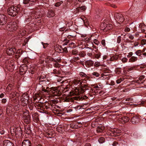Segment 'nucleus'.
<instances>
[{
  "mask_svg": "<svg viewBox=\"0 0 146 146\" xmlns=\"http://www.w3.org/2000/svg\"><path fill=\"white\" fill-rule=\"evenodd\" d=\"M37 0H23V3L27 7L35 4Z\"/></svg>",
  "mask_w": 146,
  "mask_h": 146,
  "instance_id": "9b49d317",
  "label": "nucleus"
},
{
  "mask_svg": "<svg viewBox=\"0 0 146 146\" xmlns=\"http://www.w3.org/2000/svg\"><path fill=\"white\" fill-rule=\"evenodd\" d=\"M72 60L74 61H75L79 60V58L78 57H74Z\"/></svg>",
  "mask_w": 146,
  "mask_h": 146,
  "instance_id": "0e129e2a",
  "label": "nucleus"
},
{
  "mask_svg": "<svg viewBox=\"0 0 146 146\" xmlns=\"http://www.w3.org/2000/svg\"><path fill=\"white\" fill-rule=\"evenodd\" d=\"M33 118L34 120H36L37 121L38 120V115L37 114H35L33 116Z\"/></svg>",
  "mask_w": 146,
  "mask_h": 146,
  "instance_id": "a19ab883",
  "label": "nucleus"
},
{
  "mask_svg": "<svg viewBox=\"0 0 146 146\" xmlns=\"http://www.w3.org/2000/svg\"><path fill=\"white\" fill-rule=\"evenodd\" d=\"M101 56L100 53H99L95 55V58H96L98 59L100 58Z\"/></svg>",
  "mask_w": 146,
  "mask_h": 146,
  "instance_id": "6e6d98bb",
  "label": "nucleus"
},
{
  "mask_svg": "<svg viewBox=\"0 0 146 146\" xmlns=\"http://www.w3.org/2000/svg\"><path fill=\"white\" fill-rule=\"evenodd\" d=\"M100 63L99 62H96L94 64V66L96 67H98L100 66Z\"/></svg>",
  "mask_w": 146,
  "mask_h": 146,
  "instance_id": "5fc2aeb1",
  "label": "nucleus"
},
{
  "mask_svg": "<svg viewBox=\"0 0 146 146\" xmlns=\"http://www.w3.org/2000/svg\"><path fill=\"white\" fill-rule=\"evenodd\" d=\"M92 37V36H91L90 38L87 37V38H84V39L85 40H84V41H90V40H91Z\"/></svg>",
  "mask_w": 146,
  "mask_h": 146,
  "instance_id": "bf43d9fd",
  "label": "nucleus"
},
{
  "mask_svg": "<svg viewBox=\"0 0 146 146\" xmlns=\"http://www.w3.org/2000/svg\"><path fill=\"white\" fill-rule=\"evenodd\" d=\"M69 40H68L67 39H64V40L63 44V45H65L69 43Z\"/></svg>",
  "mask_w": 146,
  "mask_h": 146,
  "instance_id": "c03bdc74",
  "label": "nucleus"
},
{
  "mask_svg": "<svg viewBox=\"0 0 146 146\" xmlns=\"http://www.w3.org/2000/svg\"><path fill=\"white\" fill-rule=\"evenodd\" d=\"M42 90L43 91H44V92L50 93V90H46V89H45V88H44L42 89Z\"/></svg>",
  "mask_w": 146,
  "mask_h": 146,
  "instance_id": "774afa93",
  "label": "nucleus"
},
{
  "mask_svg": "<svg viewBox=\"0 0 146 146\" xmlns=\"http://www.w3.org/2000/svg\"><path fill=\"white\" fill-rule=\"evenodd\" d=\"M89 87L87 85L81 84L80 87L76 88L74 90H72L70 92V95H78L82 94L85 92L87 90H88Z\"/></svg>",
  "mask_w": 146,
  "mask_h": 146,
  "instance_id": "f257e3e1",
  "label": "nucleus"
},
{
  "mask_svg": "<svg viewBox=\"0 0 146 146\" xmlns=\"http://www.w3.org/2000/svg\"><path fill=\"white\" fill-rule=\"evenodd\" d=\"M118 133L117 130L116 129H110L107 131L108 135L112 136H116Z\"/></svg>",
  "mask_w": 146,
  "mask_h": 146,
  "instance_id": "9d476101",
  "label": "nucleus"
},
{
  "mask_svg": "<svg viewBox=\"0 0 146 146\" xmlns=\"http://www.w3.org/2000/svg\"><path fill=\"white\" fill-rule=\"evenodd\" d=\"M94 62L91 60L86 61L85 62V64L87 67H90L93 66Z\"/></svg>",
  "mask_w": 146,
  "mask_h": 146,
  "instance_id": "aec40b11",
  "label": "nucleus"
},
{
  "mask_svg": "<svg viewBox=\"0 0 146 146\" xmlns=\"http://www.w3.org/2000/svg\"><path fill=\"white\" fill-rule=\"evenodd\" d=\"M23 118L25 123L28 124L30 123L31 116L29 114L28 110H25L23 111Z\"/></svg>",
  "mask_w": 146,
  "mask_h": 146,
  "instance_id": "20e7f679",
  "label": "nucleus"
},
{
  "mask_svg": "<svg viewBox=\"0 0 146 146\" xmlns=\"http://www.w3.org/2000/svg\"><path fill=\"white\" fill-rule=\"evenodd\" d=\"M29 60V58H25L24 59H23V62L26 65L28 63V60Z\"/></svg>",
  "mask_w": 146,
  "mask_h": 146,
  "instance_id": "49530a36",
  "label": "nucleus"
},
{
  "mask_svg": "<svg viewBox=\"0 0 146 146\" xmlns=\"http://www.w3.org/2000/svg\"><path fill=\"white\" fill-rule=\"evenodd\" d=\"M93 42L95 44L97 45H98L99 43V42L98 40L96 39H94Z\"/></svg>",
  "mask_w": 146,
  "mask_h": 146,
  "instance_id": "8fccbe9b",
  "label": "nucleus"
},
{
  "mask_svg": "<svg viewBox=\"0 0 146 146\" xmlns=\"http://www.w3.org/2000/svg\"><path fill=\"white\" fill-rule=\"evenodd\" d=\"M101 44L104 46H105L106 45L105 41V40L103 39L101 41Z\"/></svg>",
  "mask_w": 146,
  "mask_h": 146,
  "instance_id": "e2e57ef3",
  "label": "nucleus"
},
{
  "mask_svg": "<svg viewBox=\"0 0 146 146\" xmlns=\"http://www.w3.org/2000/svg\"><path fill=\"white\" fill-rule=\"evenodd\" d=\"M86 7L85 6H82L80 7L77 8V10L80 11L81 10L84 11L86 9Z\"/></svg>",
  "mask_w": 146,
  "mask_h": 146,
  "instance_id": "2f4dec72",
  "label": "nucleus"
},
{
  "mask_svg": "<svg viewBox=\"0 0 146 146\" xmlns=\"http://www.w3.org/2000/svg\"><path fill=\"white\" fill-rule=\"evenodd\" d=\"M16 49L14 48H9L7 50L6 52L8 55H11L14 54L16 52Z\"/></svg>",
  "mask_w": 146,
  "mask_h": 146,
  "instance_id": "4468645a",
  "label": "nucleus"
},
{
  "mask_svg": "<svg viewBox=\"0 0 146 146\" xmlns=\"http://www.w3.org/2000/svg\"><path fill=\"white\" fill-rule=\"evenodd\" d=\"M73 86L75 88L74 90L76 88V87H77V88L80 87L82 84V82L80 80H78L74 79L73 81ZM74 90V89L73 90Z\"/></svg>",
  "mask_w": 146,
  "mask_h": 146,
  "instance_id": "f8f14e48",
  "label": "nucleus"
},
{
  "mask_svg": "<svg viewBox=\"0 0 146 146\" xmlns=\"http://www.w3.org/2000/svg\"><path fill=\"white\" fill-rule=\"evenodd\" d=\"M28 96L25 94L23 95L21 97V105L23 106H26L28 103Z\"/></svg>",
  "mask_w": 146,
  "mask_h": 146,
  "instance_id": "423d86ee",
  "label": "nucleus"
},
{
  "mask_svg": "<svg viewBox=\"0 0 146 146\" xmlns=\"http://www.w3.org/2000/svg\"><path fill=\"white\" fill-rule=\"evenodd\" d=\"M3 146H13V144L8 140H5L3 141Z\"/></svg>",
  "mask_w": 146,
  "mask_h": 146,
  "instance_id": "412c9836",
  "label": "nucleus"
},
{
  "mask_svg": "<svg viewBox=\"0 0 146 146\" xmlns=\"http://www.w3.org/2000/svg\"><path fill=\"white\" fill-rule=\"evenodd\" d=\"M92 74L93 76H95L97 77H98L100 76V74L96 72H94L92 73Z\"/></svg>",
  "mask_w": 146,
  "mask_h": 146,
  "instance_id": "09e8293b",
  "label": "nucleus"
},
{
  "mask_svg": "<svg viewBox=\"0 0 146 146\" xmlns=\"http://www.w3.org/2000/svg\"><path fill=\"white\" fill-rule=\"evenodd\" d=\"M25 129L27 134H30L31 133L30 126L29 125H26L25 127Z\"/></svg>",
  "mask_w": 146,
  "mask_h": 146,
  "instance_id": "5701e85b",
  "label": "nucleus"
},
{
  "mask_svg": "<svg viewBox=\"0 0 146 146\" xmlns=\"http://www.w3.org/2000/svg\"><path fill=\"white\" fill-rule=\"evenodd\" d=\"M124 37L123 39L126 40H133L134 38L133 36L130 34H125L123 35Z\"/></svg>",
  "mask_w": 146,
  "mask_h": 146,
  "instance_id": "dca6fc26",
  "label": "nucleus"
},
{
  "mask_svg": "<svg viewBox=\"0 0 146 146\" xmlns=\"http://www.w3.org/2000/svg\"><path fill=\"white\" fill-rule=\"evenodd\" d=\"M88 50H87L88 51V52H87V55L90 57H91L92 55V50L91 49L88 48Z\"/></svg>",
  "mask_w": 146,
  "mask_h": 146,
  "instance_id": "f704fd0d",
  "label": "nucleus"
},
{
  "mask_svg": "<svg viewBox=\"0 0 146 146\" xmlns=\"http://www.w3.org/2000/svg\"><path fill=\"white\" fill-rule=\"evenodd\" d=\"M102 71L105 73H108L109 71V70L108 69L104 68L102 69Z\"/></svg>",
  "mask_w": 146,
  "mask_h": 146,
  "instance_id": "052dcab7",
  "label": "nucleus"
},
{
  "mask_svg": "<svg viewBox=\"0 0 146 146\" xmlns=\"http://www.w3.org/2000/svg\"><path fill=\"white\" fill-rule=\"evenodd\" d=\"M105 141V139L103 137H101L98 139V141L100 143H103Z\"/></svg>",
  "mask_w": 146,
  "mask_h": 146,
  "instance_id": "58836bf2",
  "label": "nucleus"
},
{
  "mask_svg": "<svg viewBox=\"0 0 146 146\" xmlns=\"http://www.w3.org/2000/svg\"><path fill=\"white\" fill-rule=\"evenodd\" d=\"M116 20L117 22H118L119 23L120 22H122L124 21V17L121 15L117 13L116 15Z\"/></svg>",
  "mask_w": 146,
  "mask_h": 146,
  "instance_id": "2eb2a0df",
  "label": "nucleus"
},
{
  "mask_svg": "<svg viewBox=\"0 0 146 146\" xmlns=\"http://www.w3.org/2000/svg\"><path fill=\"white\" fill-rule=\"evenodd\" d=\"M19 10V8L18 7L12 6L8 8L7 13L9 15L14 17L17 15Z\"/></svg>",
  "mask_w": 146,
  "mask_h": 146,
  "instance_id": "f03ea898",
  "label": "nucleus"
},
{
  "mask_svg": "<svg viewBox=\"0 0 146 146\" xmlns=\"http://www.w3.org/2000/svg\"><path fill=\"white\" fill-rule=\"evenodd\" d=\"M124 80V79L123 78H120L119 79H118L116 81V82L117 83L119 84L122 81H123Z\"/></svg>",
  "mask_w": 146,
  "mask_h": 146,
  "instance_id": "79ce46f5",
  "label": "nucleus"
},
{
  "mask_svg": "<svg viewBox=\"0 0 146 146\" xmlns=\"http://www.w3.org/2000/svg\"><path fill=\"white\" fill-rule=\"evenodd\" d=\"M144 78L145 76H140L139 78V80L141 83L143 84L144 82V80H143V79Z\"/></svg>",
  "mask_w": 146,
  "mask_h": 146,
  "instance_id": "4c0bfd02",
  "label": "nucleus"
},
{
  "mask_svg": "<svg viewBox=\"0 0 146 146\" xmlns=\"http://www.w3.org/2000/svg\"><path fill=\"white\" fill-rule=\"evenodd\" d=\"M11 133V134L15 133L17 137H19L22 135V131L20 127L13 128L11 127L10 129Z\"/></svg>",
  "mask_w": 146,
  "mask_h": 146,
  "instance_id": "7ed1b4c3",
  "label": "nucleus"
},
{
  "mask_svg": "<svg viewBox=\"0 0 146 146\" xmlns=\"http://www.w3.org/2000/svg\"><path fill=\"white\" fill-rule=\"evenodd\" d=\"M7 17L3 14H0V26L5 25L7 23Z\"/></svg>",
  "mask_w": 146,
  "mask_h": 146,
  "instance_id": "6e6552de",
  "label": "nucleus"
},
{
  "mask_svg": "<svg viewBox=\"0 0 146 146\" xmlns=\"http://www.w3.org/2000/svg\"><path fill=\"white\" fill-rule=\"evenodd\" d=\"M17 93L16 92H12L10 94V97L11 98H13L16 96Z\"/></svg>",
  "mask_w": 146,
  "mask_h": 146,
  "instance_id": "ea45409f",
  "label": "nucleus"
},
{
  "mask_svg": "<svg viewBox=\"0 0 146 146\" xmlns=\"http://www.w3.org/2000/svg\"><path fill=\"white\" fill-rule=\"evenodd\" d=\"M137 60V57L132 56L129 59V61L130 62H133L136 61Z\"/></svg>",
  "mask_w": 146,
  "mask_h": 146,
  "instance_id": "473e14b6",
  "label": "nucleus"
},
{
  "mask_svg": "<svg viewBox=\"0 0 146 146\" xmlns=\"http://www.w3.org/2000/svg\"><path fill=\"white\" fill-rule=\"evenodd\" d=\"M75 123H77V124H76V125H76L77 126L76 127H77V128H78L79 127H82V123H80V125H79V122H75Z\"/></svg>",
  "mask_w": 146,
  "mask_h": 146,
  "instance_id": "680f3d73",
  "label": "nucleus"
},
{
  "mask_svg": "<svg viewBox=\"0 0 146 146\" xmlns=\"http://www.w3.org/2000/svg\"><path fill=\"white\" fill-rule=\"evenodd\" d=\"M69 96H67L64 99V101L66 102H73L74 100H78V98L77 97H75L72 98L70 96H72L70 95V92L69 94Z\"/></svg>",
  "mask_w": 146,
  "mask_h": 146,
  "instance_id": "ddd939ff",
  "label": "nucleus"
},
{
  "mask_svg": "<svg viewBox=\"0 0 146 146\" xmlns=\"http://www.w3.org/2000/svg\"><path fill=\"white\" fill-rule=\"evenodd\" d=\"M17 25L15 22H10L6 26L7 30L11 31H15L17 28Z\"/></svg>",
  "mask_w": 146,
  "mask_h": 146,
  "instance_id": "39448f33",
  "label": "nucleus"
},
{
  "mask_svg": "<svg viewBox=\"0 0 146 146\" xmlns=\"http://www.w3.org/2000/svg\"><path fill=\"white\" fill-rule=\"evenodd\" d=\"M54 15V12L52 10L49 11L47 14V16L49 18L53 17Z\"/></svg>",
  "mask_w": 146,
  "mask_h": 146,
  "instance_id": "c85d7f7f",
  "label": "nucleus"
},
{
  "mask_svg": "<svg viewBox=\"0 0 146 146\" xmlns=\"http://www.w3.org/2000/svg\"><path fill=\"white\" fill-rule=\"evenodd\" d=\"M104 127L101 125L98 126L96 129V131L98 133L102 132L104 129Z\"/></svg>",
  "mask_w": 146,
  "mask_h": 146,
  "instance_id": "a878e982",
  "label": "nucleus"
},
{
  "mask_svg": "<svg viewBox=\"0 0 146 146\" xmlns=\"http://www.w3.org/2000/svg\"><path fill=\"white\" fill-rule=\"evenodd\" d=\"M8 65L10 67L11 66L13 67L15 65L14 62H15V61L13 60H9L8 61Z\"/></svg>",
  "mask_w": 146,
  "mask_h": 146,
  "instance_id": "bb28decb",
  "label": "nucleus"
},
{
  "mask_svg": "<svg viewBox=\"0 0 146 146\" xmlns=\"http://www.w3.org/2000/svg\"><path fill=\"white\" fill-rule=\"evenodd\" d=\"M121 121L125 123L129 120V118L127 117H123L121 118Z\"/></svg>",
  "mask_w": 146,
  "mask_h": 146,
  "instance_id": "c756f323",
  "label": "nucleus"
},
{
  "mask_svg": "<svg viewBox=\"0 0 146 146\" xmlns=\"http://www.w3.org/2000/svg\"><path fill=\"white\" fill-rule=\"evenodd\" d=\"M133 55V53L132 52H130L127 55V57L128 58L130 57Z\"/></svg>",
  "mask_w": 146,
  "mask_h": 146,
  "instance_id": "338daca9",
  "label": "nucleus"
},
{
  "mask_svg": "<svg viewBox=\"0 0 146 146\" xmlns=\"http://www.w3.org/2000/svg\"><path fill=\"white\" fill-rule=\"evenodd\" d=\"M86 55V54L85 52H81L79 54V55L80 56L82 57H84Z\"/></svg>",
  "mask_w": 146,
  "mask_h": 146,
  "instance_id": "a18cd8bd",
  "label": "nucleus"
},
{
  "mask_svg": "<svg viewBox=\"0 0 146 146\" xmlns=\"http://www.w3.org/2000/svg\"><path fill=\"white\" fill-rule=\"evenodd\" d=\"M54 62L56 63H57V61L54 59L50 57H47L46 58L45 62L46 63H49L51 62Z\"/></svg>",
  "mask_w": 146,
  "mask_h": 146,
  "instance_id": "4be33fe9",
  "label": "nucleus"
},
{
  "mask_svg": "<svg viewBox=\"0 0 146 146\" xmlns=\"http://www.w3.org/2000/svg\"><path fill=\"white\" fill-rule=\"evenodd\" d=\"M22 146H32V143L29 140L25 139L22 142Z\"/></svg>",
  "mask_w": 146,
  "mask_h": 146,
  "instance_id": "f3484780",
  "label": "nucleus"
},
{
  "mask_svg": "<svg viewBox=\"0 0 146 146\" xmlns=\"http://www.w3.org/2000/svg\"><path fill=\"white\" fill-rule=\"evenodd\" d=\"M118 58V56L115 55L111 57L110 58V60L111 61H113L117 60Z\"/></svg>",
  "mask_w": 146,
  "mask_h": 146,
  "instance_id": "e433bc0d",
  "label": "nucleus"
},
{
  "mask_svg": "<svg viewBox=\"0 0 146 146\" xmlns=\"http://www.w3.org/2000/svg\"><path fill=\"white\" fill-rule=\"evenodd\" d=\"M52 73L54 74H61V72L59 70L58 68V70L56 69H54Z\"/></svg>",
  "mask_w": 146,
  "mask_h": 146,
  "instance_id": "c9c22d12",
  "label": "nucleus"
},
{
  "mask_svg": "<svg viewBox=\"0 0 146 146\" xmlns=\"http://www.w3.org/2000/svg\"><path fill=\"white\" fill-rule=\"evenodd\" d=\"M141 44L142 45H144L146 44V39H143L141 41Z\"/></svg>",
  "mask_w": 146,
  "mask_h": 146,
  "instance_id": "603ef678",
  "label": "nucleus"
},
{
  "mask_svg": "<svg viewBox=\"0 0 146 146\" xmlns=\"http://www.w3.org/2000/svg\"><path fill=\"white\" fill-rule=\"evenodd\" d=\"M78 53V51L77 50L74 49L73 50L72 52V54L73 55L77 54Z\"/></svg>",
  "mask_w": 146,
  "mask_h": 146,
  "instance_id": "864d4df0",
  "label": "nucleus"
},
{
  "mask_svg": "<svg viewBox=\"0 0 146 146\" xmlns=\"http://www.w3.org/2000/svg\"><path fill=\"white\" fill-rule=\"evenodd\" d=\"M28 67L27 65L25 64L22 65L20 67V72L25 73L27 70Z\"/></svg>",
  "mask_w": 146,
  "mask_h": 146,
  "instance_id": "a211bd4d",
  "label": "nucleus"
},
{
  "mask_svg": "<svg viewBox=\"0 0 146 146\" xmlns=\"http://www.w3.org/2000/svg\"><path fill=\"white\" fill-rule=\"evenodd\" d=\"M76 124H77V123H71L70 125V127L74 129H77V127H76L77 126L75 125H76Z\"/></svg>",
  "mask_w": 146,
  "mask_h": 146,
  "instance_id": "72a5a7b5",
  "label": "nucleus"
},
{
  "mask_svg": "<svg viewBox=\"0 0 146 146\" xmlns=\"http://www.w3.org/2000/svg\"><path fill=\"white\" fill-rule=\"evenodd\" d=\"M46 78V75H43V76L41 75L40 76H38L37 78V80H38L39 82L40 83L41 82L45 81V80H44L45 78Z\"/></svg>",
  "mask_w": 146,
  "mask_h": 146,
  "instance_id": "b1692460",
  "label": "nucleus"
},
{
  "mask_svg": "<svg viewBox=\"0 0 146 146\" xmlns=\"http://www.w3.org/2000/svg\"><path fill=\"white\" fill-rule=\"evenodd\" d=\"M107 26V24L105 23H101L100 28L101 30L104 32H106V29Z\"/></svg>",
  "mask_w": 146,
  "mask_h": 146,
  "instance_id": "393cba45",
  "label": "nucleus"
},
{
  "mask_svg": "<svg viewBox=\"0 0 146 146\" xmlns=\"http://www.w3.org/2000/svg\"><path fill=\"white\" fill-rule=\"evenodd\" d=\"M113 25L111 24H107V26L106 29V32L108 30L111 29L113 28Z\"/></svg>",
  "mask_w": 146,
  "mask_h": 146,
  "instance_id": "7c9ffc66",
  "label": "nucleus"
},
{
  "mask_svg": "<svg viewBox=\"0 0 146 146\" xmlns=\"http://www.w3.org/2000/svg\"><path fill=\"white\" fill-rule=\"evenodd\" d=\"M36 70V68L34 66H31L29 69V71L31 74H33Z\"/></svg>",
  "mask_w": 146,
  "mask_h": 146,
  "instance_id": "cd10ccee",
  "label": "nucleus"
},
{
  "mask_svg": "<svg viewBox=\"0 0 146 146\" xmlns=\"http://www.w3.org/2000/svg\"><path fill=\"white\" fill-rule=\"evenodd\" d=\"M50 93L52 94L53 96H59L61 95V92L54 87H51L49 88Z\"/></svg>",
  "mask_w": 146,
  "mask_h": 146,
  "instance_id": "0eeeda50",
  "label": "nucleus"
},
{
  "mask_svg": "<svg viewBox=\"0 0 146 146\" xmlns=\"http://www.w3.org/2000/svg\"><path fill=\"white\" fill-rule=\"evenodd\" d=\"M130 31V29L128 27H126L124 29V31L125 32H129Z\"/></svg>",
  "mask_w": 146,
  "mask_h": 146,
  "instance_id": "13d9d810",
  "label": "nucleus"
},
{
  "mask_svg": "<svg viewBox=\"0 0 146 146\" xmlns=\"http://www.w3.org/2000/svg\"><path fill=\"white\" fill-rule=\"evenodd\" d=\"M32 16H31V18L32 19H35L40 18L42 17V14L40 12L38 11H34L32 13Z\"/></svg>",
  "mask_w": 146,
  "mask_h": 146,
  "instance_id": "1a4fd4ad",
  "label": "nucleus"
},
{
  "mask_svg": "<svg viewBox=\"0 0 146 146\" xmlns=\"http://www.w3.org/2000/svg\"><path fill=\"white\" fill-rule=\"evenodd\" d=\"M61 3L62 2H58L55 4V6L56 7H58L60 5Z\"/></svg>",
  "mask_w": 146,
  "mask_h": 146,
  "instance_id": "69168bd1",
  "label": "nucleus"
},
{
  "mask_svg": "<svg viewBox=\"0 0 146 146\" xmlns=\"http://www.w3.org/2000/svg\"><path fill=\"white\" fill-rule=\"evenodd\" d=\"M121 36H119L117 38V42L118 43H119L121 42Z\"/></svg>",
  "mask_w": 146,
  "mask_h": 146,
  "instance_id": "3c124183",
  "label": "nucleus"
},
{
  "mask_svg": "<svg viewBox=\"0 0 146 146\" xmlns=\"http://www.w3.org/2000/svg\"><path fill=\"white\" fill-rule=\"evenodd\" d=\"M139 118L137 116H135L132 117L131 121L132 124H135L139 121Z\"/></svg>",
  "mask_w": 146,
  "mask_h": 146,
  "instance_id": "6ab92c4d",
  "label": "nucleus"
},
{
  "mask_svg": "<svg viewBox=\"0 0 146 146\" xmlns=\"http://www.w3.org/2000/svg\"><path fill=\"white\" fill-rule=\"evenodd\" d=\"M121 60L123 62L125 63L127 62V59L125 57H124L122 58Z\"/></svg>",
  "mask_w": 146,
  "mask_h": 146,
  "instance_id": "4d7b16f0",
  "label": "nucleus"
},
{
  "mask_svg": "<svg viewBox=\"0 0 146 146\" xmlns=\"http://www.w3.org/2000/svg\"><path fill=\"white\" fill-rule=\"evenodd\" d=\"M142 52L141 50H138L136 52L135 54L137 56H141Z\"/></svg>",
  "mask_w": 146,
  "mask_h": 146,
  "instance_id": "37998d69",
  "label": "nucleus"
},
{
  "mask_svg": "<svg viewBox=\"0 0 146 146\" xmlns=\"http://www.w3.org/2000/svg\"><path fill=\"white\" fill-rule=\"evenodd\" d=\"M79 74L81 77H86V74L82 72H80Z\"/></svg>",
  "mask_w": 146,
  "mask_h": 146,
  "instance_id": "de8ad7c7",
  "label": "nucleus"
}]
</instances>
